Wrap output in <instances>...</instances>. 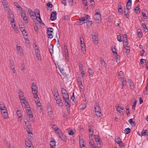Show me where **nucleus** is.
Wrapping results in <instances>:
<instances>
[{
  "label": "nucleus",
  "mask_w": 148,
  "mask_h": 148,
  "mask_svg": "<svg viewBox=\"0 0 148 148\" xmlns=\"http://www.w3.org/2000/svg\"><path fill=\"white\" fill-rule=\"evenodd\" d=\"M95 141L97 143V144L98 146V147L99 148L101 147L100 143L101 142V140L98 138H95Z\"/></svg>",
  "instance_id": "5701e85b"
},
{
  "label": "nucleus",
  "mask_w": 148,
  "mask_h": 148,
  "mask_svg": "<svg viewBox=\"0 0 148 148\" xmlns=\"http://www.w3.org/2000/svg\"><path fill=\"white\" fill-rule=\"evenodd\" d=\"M47 110L49 116L50 117H52L53 115V112L50 106H48Z\"/></svg>",
  "instance_id": "ddd939ff"
},
{
  "label": "nucleus",
  "mask_w": 148,
  "mask_h": 148,
  "mask_svg": "<svg viewBox=\"0 0 148 148\" xmlns=\"http://www.w3.org/2000/svg\"><path fill=\"white\" fill-rule=\"evenodd\" d=\"M146 62V60L145 59H142L140 60V63L141 64H143L144 63H145Z\"/></svg>",
  "instance_id": "69168bd1"
},
{
  "label": "nucleus",
  "mask_w": 148,
  "mask_h": 148,
  "mask_svg": "<svg viewBox=\"0 0 148 148\" xmlns=\"http://www.w3.org/2000/svg\"><path fill=\"white\" fill-rule=\"evenodd\" d=\"M100 61L101 65L105 68H106L107 65L104 60L102 58H101L100 59Z\"/></svg>",
  "instance_id": "393cba45"
},
{
  "label": "nucleus",
  "mask_w": 148,
  "mask_h": 148,
  "mask_svg": "<svg viewBox=\"0 0 148 148\" xmlns=\"http://www.w3.org/2000/svg\"><path fill=\"white\" fill-rule=\"evenodd\" d=\"M14 15L12 13H11L10 15V16H9V17L10 18V21L12 23H14L15 22V20L14 18Z\"/></svg>",
  "instance_id": "4be33fe9"
},
{
  "label": "nucleus",
  "mask_w": 148,
  "mask_h": 148,
  "mask_svg": "<svg viewBox=\"0 0 148 148\" xmlns=\"http://www.w3.org/2000/svg\"><path fill=\"white\" fill-rule=\"evenodd\" d=\"M25 126L28 129H29L30 128L31 126L30 125V123L28 121H25Z\"/></svg>",
  "instance_id": "c756f323"
},
{
  "label": "nucleus",
  "mask_w": 148,
  "mask_h": 148,
  "mask_svg": "<svg viewBox=\"0 0 148 148\" xmlns=\"http://www.w3.org/2000/svg\"><path fill=\"white\" fill-rule=\"evenodd\" d=\"M18 94L20 98V100L21 99V98L25 99V97L24 96V93L21 90H19Z\"/></svg>",
  "instance_id": "412c9836"
},
{
  "label": "nucleus",
  "mask_w": 148,
  "mask_h": 148,
  "mask_svg": "<svg viewBox=\"0 0 148 148\" xmlns=\"http://www.w3.org/2000/svg\"><path fill=\"white\" fill-rule=\"evenodd\" d=\"M83 5L85 7H87V1L86 0H83L82 1Z\"/></svg>",
  "instance_id": "09e8293b"
},
{
  "label": "nucleus",
  "mask_w": 148,
  "mask_h": 148,
  "mask_svg": "<svg viewBox=\"0 0 148 148\" xmlns=\"http://www.w3.org/2000/svg\"><path fill=\"white\" fill-rule=\"evenodd\" d=\"M56 145V143L55 140L52 138L51 139L50 141L51 148H55Z\"/></svg>",
  "instance_id": "a211bd4d"
},
{
  "label": "nucleus",
  "mask_w": 148,
  "mask_h": 148,
  "mask_svg": "<svg viewBox=\"0 0 148 148\" xmlns=\"http://www.w3.org/2000/svg\"><path fill=\"white\" fill-rule=\"evenodd\" d=\"M80 70L81 71V74L82 75V77H84L85 75V72L84 71V69L82 67H80Z\"/></svg>",
  "instance_id": "e433bc0d"
},
{
  "label": "nucleus",
  "mask_w": 148,
  "mask_h": 148,
  "mask_svg": "<svg viewBox=\"0 0 148 148\" xmlns=\"http://www.w3.org/2000/svg\"><path fill=\"white\" fill-rule=\"evenodd\" d=\"M137 31L138 36L140 38L142 36V34L141 33V29H137Z\"/></svg>",
  "instance_id": "7c9ffc66"
},
{
  "label": "nucleus",
  "mask_w": 148,
  "mask_h": 148,
  "mask_svg": "<svg viewBox=\"0 0 148 148\" xmlns=\"http://www.w3.org/2000/svg\"><path fill=\"white\" fill-rule=\"evenodd\" d=\"M116 109L117 110V111L119 112V113H121V111L122 110H123L124 109L122 107H121L120 106H119V105L117 106L116 107Z\"/></svg>",
  "instance_id": "473e14b6"
},
{
  "label": "nucleus",
  "mask_w": 148,
  "mask_h": 148,
  "mask_svg": "<svg viewBox=\"0 0 148 148\" xmlns=\"http://www.w3.org/2000/svg\"><path fill=\"white\" fill-rule=\"evenodd\" d=\"M131 5H132V4H131V3H127V5H126V8L127 10H130L131 8Z\"/></svg>",
  "instance_id": "a18cd8bd"
},
{
  "label": "nucleus",
  "mask_w": 148,
  "mask_h": 148,
  "mask_svg": "<svg viewBox=\"0 0 148 148\" xmlns=\"http://www.w3.org/2000/svg\"><path fill=\"white\" fill-rule=\"evenodd\" d=\"M16 49L17 52L18 54H19L20 56H24V54L23 53V49L22 47L20 46L16 45Z\"/></svg>",
  "instance_id": "6e6552de"
},
{
  "label": "nucleus",
  "mask_w": 148,
  "mask_h": 148,
  "mask_svg": "<svg viewBox=\"0 0 148 148\" xmlns=\"http://www.w3.org/2000/svg\"><path fill=\"white\" fill-rule=\"evenodd\" d=\"M20 101L21 104L23 107L24 106L25 108L26 112L27 113V115L29 118H32L33 117V115L32 114L31 111L30 110V107L28 104V103L27 102L25 99L21 98Z\"/></svg>",
  "instance_id": "f257e3e1"
},
{
  "label": "nucleus",
  "mask_w": 148,
  "mask_h": 148,
  "mask_svg": "<svg viewBox=\"0 0 148 148\" xmlns=\"http://www.w3.org/2000/svg\"><path fill=\"white\" fill-rule=\"evenodd\" d=\"M130 131V129L129 128H126L125 130V132L126 134H128Z\"/></svg>",
  "instance_id": "6e6d98bb"
},
{
  "label": "nucleus",
  "mask_w": 148,
  "mask_h": 148,
  "mask_svg": "<svg viewBox=\"0 0 148 148\" xmlns=\"http://www.w3.org/2000/svg\"><path fill=\"white\" fill-rule=\"evenodd\" d=\"M89 144L92 147H93V148H94V147H95L94 146V143L92 141H90Z\"/></svg>",
  "instance_id": "4d7b16f0"
},
{
  "label": "nucleus",
  "mask_w": 148,
  "mask_h": 148,
  "mask_svg": "<svg viewBox=\"0 0 148 148\" xmlns=\"http://www.w3.org/2000/svg\"><path fill=\"white\" fill-rule=\"evenodd\" d=\"M90 19L89 16L87 15L85 16L81 17L76 22V24L77 25H82L85 23V21H88Z\"/></svg>",
  "instance_id": "7ed1b4c3"
},
{
  "label": "nucleus",
  "mask_w": 148,
  "mask_h": 148,
  "mask_svg": "<svg viewBox=\"0 0 148 148\" xmlns=\"http://www.w3.org/2000/svg\"><path fill=\"white\" fill-rule=\"evenodd\" d=\"M66 107V109L67 110V111L68 114H70V103H68V104L67 105H65Z\"/></svg>",
  "instance_id": "f704fd0d"
},
{
  "label": "nucleus",
  "mask_w": 148,
  "mask_h": 148,
  "mask_svg": "<svg viewBox=\"0 0 148 148\" xmlns=\"http://www.w3.org/2000/svg\"><path fill=\"white\" fill-rule=\"evenodd\" d=\"M64 52L65 53V60L66 61H68L69 59V56L67 46L64 45Z\"/></svg>",
  "instance_id": "f8f14e48"
},
{
  "label": "nucleus",
  "mask_w": 148,
  "mask_h": 148,
  "mask_svg": "<svg viewBox=\"0 0 148 148\" xmlns=\"http://www.w3.org/2000/svg\"><path fill=\"white\" fill-rule=\"evenodd\" d=\"M36 12H37V14L35 16V17L36 18V19L39 22H40V21H41V20L40 18V12L39 10H36Z\"/></svg>",
  "instance_id": "f3484780"
},
{
  "label": "nucleus",
  "mask_w": 148,
  "mask_h": 148,
  "mask_svg": "<svg viewBox=\"0 0 148 148\" xmlns=\"http://www.w3.org/2000/svg\"><path fill=\"white\" fill-rule=\"evenodd\" d=\"M86 107V105L84 104H82L80 106V108L79 109V110H84Z\"/></svg>",
  "instance_id": "052dcab7"
},
{
  "label": "nucleus",
  "mask_w": 148,
  "mask_h": 148,
  "mask_svg": "<svg viewBox=\"0 0 148 148\" xmlns=\"http://www.w3.org/2000/svg\"><path fill=\"white\" fill-rule=\"evenodd\" d=\"M12 27L14 29V30L17 33L18 32V28L16 27L15 24H12Z\"/></svg>",
  "instance_id": "a19ab883"
},
{
  "label": "nucleus",
  "mask_w": 148,
  "mask_h": 148,
  "mask_svg": "<svg viewBox=\"0 0 148 148\" xmlns=\"http://www.w3.org/2000/svg\"><path fill=\"white\" fill-rule=\"evenodd\" d=\"M116 142L121 147L123 146L122 142L119 138H118L115 140Z\"/></svg>",
  "instance_id": "aec40b11"
},
{
  "label": "nucleus",
  "mask_w": 148,
  "mask_h": 148,
  "mask_svg": "<svg viewBox=\"0 0 148 148\" xmlns=\"http://www.w3.org/2000/svg\"><path fill=\"white\" fill-rule=\"evenodd\" d=\"M92 38L94 43L95 45H97L98 43V34L96 33L92 34Z\"/></svg>",
  "instance_id": "39448f33"
},
{
  "label": "nucleus",
  "mask_w": 148,
  "mask_h": 148,
  "mask_svg": "<svg viewBox=\"0 0 148 148\" xmlns=\"http://www.w3.org/2000/svg\"><path fill=\"white\" fill-rule=\"evenodd\" d=\"M47 7L52 8L53 7L52 5L49 2L47 3Z\"/></svg>",
  "instance_id": "774afa93"
},
{
  "label": "nucleus",
  "mask_w": 148,
  "mask_h": 148,
  "mask_svg": "<svg viewBox=\"0 0 148 148\" xmlns=\"http://www.w3.org/2000/svg\"><path fill=\"white\" fill-rule=\"evenodd\" d=\"M56 103L60 106H61L63 105V103L62 102V101L61 100V99L60 100H58L57 101H56Z\"/></svg>",
  "instance_id": "4c0bfd02"
},
{
  "label": "nucleus",
  "mask_w": 148,
  "mask_h": 148,
  "mask_svg": "<svg viewBox=\"0 0 148 148\" xmlns=\"http://www.w3.org/2000/svg\"><path fill=\"white\" fill-rule=\"evenodd\" d=\"M89 134L90 135V136H89L90 137H91L90 136H92V135L93 134V130H92V129L91 128L90 129H89Z\"/></svg>",
  "instance_id": "5fc2aeb1"
},
{
  "label": "nucleus",
  "mask_w": 148,
  "mask_h": 148,
  "mask_svg": "<svg viewBox=\"0 0 148 148\" xmlns=\"http://www.w3.org/2000/svg\"><path fill=\"white\" fill-rule=\"evenodd\" d=\"M117 40L119 42H121L122 41V36L121 35L117 36Z\"/></svg>",
  "instance_id": "de8ad7c7"
},
{
  "label": "nucleus",
  "mask_w": 148,
  "mask_h": 148,
  "mask_svg": "<svg viewBox=\"0 0 148 148\" xmlns=\"http://www.w3.org/2000/svg\"><path fill=\"white\" fill-rule=\"evenodd\" d=\"M21 16L23 18L24 22L25 23H28L27 17L26 16L25 12L24 11H21Z\"/></svg>",
  "instance_id": "dca6fc26"
},
{
  "label": "nucleus",
  "mask_w": 148,
  "mask_h": 148,
  "mask_svg": "<svg viewBox=\"0 0 148 148\" xmlns=\"http://www.w3.org/2000/svg\"><path fill=\"white\" fill-rule=\"evenodd\" d=\"M61 92L62 93V95L68 93L67 91L63 88H62L61 89Z\"/></svg>",
  "instance_id": "603ef678"
},
{
  "label": "nucleus",
  "mask_w": 148,
  "mask_h": 148,
  "mask_svg": "<svg viewBox=\"0 0 148 148\" xmlns=\"http://www.w3.org/2000/svg\"><path fill=\"white\" fill-rule=\"evenodd\" d=\"M59 138L63 141L66 142V137L63 133L59 137Z\"/></svg>",
  "instance_id": "a878e982"
},
{
  "label": "nucleus",
  "mask_w": 148,
  "mask_h": 148,
  "mask_svg": "<svg viewBox=\"0 0 148 148\" xmlns=\"http://www.w3.org/2000/svg\"><path fill=\"white\" fill-rule=\"evenodd\" d=\"M79 143L80 148L83 147L84 148L85 145L84 140L82 136H80L79 138Z\"/></svg>",
  "instance_id": "2eb2a0df"
},
{
  "label": "nucleus",
  "mask_w": 148,
  "mask_h": 148,
  "mask_svg": "<svg viewBox=\"0 0 148 148\" xmlns=\"http://www.w3.org/2000/svg\"><path fill=\"white\" fill-rule=\"evenodd\" d=\"M56 12H53L51 14V21H54L56 18Z\"/></svg>",
  "instance_id": "6ab92c4d"
},
{
  "label": "nucleus",
  "mask_w": 148,
  "mask_h": 148,
  "mask_svg": "<svg viewBox=\"0 0 148 148\" xmlns=\"http://www.w3.org/2000/svg\"><path fill=\"white\" fill-rule=\"evenodd\" d=\"M53 29L52 28L49 27L48 29L47 34L48 37L49 38H52L53 37Z\"/></svg>",
  "instance_id": "1a4fd4ad"
},
{
  "label": "nucleus",
  "mask_w": 148,
  "mask_h": 148,
  "mask_svg": "<svg viewBox=\"0 0 148 148\" xmlns=\"http://www.w3.org/2000/svg\"><path fill=\"white\" fill-rule=\"evenodd\" d=\"M53 94L54 95V98L59 96L58 93L57 92V90H56L55 91H54L53 92Z\"/></svg>",
  "instance_id": "58836bf2"
},
{
  "label": "nucleus",
  "mask_w": 148,
  "mask_h": 148,
  "mask_svg": "<svg viewBox=\"0 0 148 148\" xmlns=\"http://www.w3.org/2000/svg\"><path fill=\"white\" fill-rule=\"evenodd\" d=\"M123 76L124 75L123 72L121 71H120L118 75V77L119 79H121L123 77Z\"/></svg>",
  "instance_id": "79ce46f5"
},
{
  "label": "nucleus",
  "mask_w": 148,
  "mask_h": 148,
  "mask_svg": "<svg viewBox=\"0 0 148 148\" xmlns=\"http://www.w3.org/2000/svg\"><path fill=\"white\" fill-rule=\"evenodd\" d=\"M62 96L63 100L65 102L64 104L67 105L68 103H70L69 97L68 93L62 95Z\"/></svg>",
  "instance_id": "423d86ee"
},
{
  "label": "nucleus",
  "mask_w": 148,
  "mask_h": 148,
  "mask_svg": "<svg viewBox=\"0 0 148 148\" xmlns=\"http://www.w3.org/2000/svg\"><path fill=\"white\" fill-rule=\"evenodd\" d=\"M36 104L38 106V109L39 110H41L42 109L40 106V102H36Z\"/></svg>",
  "instance_id": "ea45409f"
},
{
  "label": "nucleus",
  "mask_w": 148,
  "mask_h": 148,
  "mask_svg": "<svg viewBox=\"0 0 148 148\" xmlns=\"http://www.w3.org/2000/svg\"><path fill=\"white\" fill-rule=\"evenodd\" d=\"M31 88L33 94L37 93V87L34 83L33 82L32 84Z\"/></svg>",
  "instance_id": "9b49d317"
},
{
  "label": "nucleus",
  "mask_w": 148,
  "mask_h": 148,
  "mask_svg": "<svg viewBox=\"0 0 148 148\" xmlns=\"http://www.w3.org/2000/svg\"><path fill=\"white\" fill-rule=\"evenodd\" d=\"M92 23V21H88L87 23V25L89 27H90L91 26Z\"/></svg>",
  "instance_id": "338daca9"
},
{
  "label": "nucleus",
  "mask_w": 148,
  "mask_h": 148,
  "mask_svg": "<svg viewBox=\"0 0 148 148\" xmlns=\"http://www.w3.org/2000/svg\"><path fill=\"white\" fill-rule=\"evenodd\" d=\"M20 29L22 33L23 34H25L26 32V30L24 27H21L20 28Z\"/></svg>",
  "instance_id": "3c124183"
},
{
  "label": "nucleus",
  "mask_w": 148,
  "mask_h": 148,
  "mask_svg": "<svg viewBox=\"0 0 148 148\" xmlns=\"http://www.w3.org/2000/svg\"><path fill=\"white\" fill-rule=\"evenodd\" d=\"M128 122L131 125H134V122L133 121L132 119H130Z\"/></svg>",
  "instance_id": "13d9d810"
},
{
  "label": "nucleus",
  "mask_w": 148,
  "mask_h": 148,
  "mask_svg": "<svg viewBox=\"0 0 148 148\" xmlns=\"http://www.w3.org/2000/svg\"><path fill=\"white\" fill-rule=\"evenodd\" d=\"M52 127V128L55 130V131H57V130L59 128L57 126L54 125H53Z\"/></svg>",
  "instance_id": "680f3d73"
},
{
  "label": "nucleus",
  "mask_w": 148,
  "mask_h": 148,
  "mask_svg": "<svg viewBox=\"0 0 148 148\" xmlns=\"http://www.w3.org/2000/svg\"><path fill=\"white\" fill-rule=\"evenodd\" d=\"M33 94L34 95V97L35 99V101L36 103V102H39V99L38 97V94H37V93Z\"/></svg>",
  "instance_id": "2f4dec72"
},
{
  "label": "nucleus",
  "mask_w": 148,
  "mask_h": 148,
  "mask_svg": "<svg viewBox=\"0 0 148 148\" xmlns=\"http://www.w3.org/2000/svg\"><path fill=\"white\" fill-rule=\"evenodd\" d=\"M112 51L114 54V55L116 54L117 53V52L116 51V50L115 48L114 47H112Z\"/></svg>",
  "instance_id": "bf43d9fd"
},
{
  "label": "nucleus",
  "mask_w": 148,
  "mask_h": 148,
  "mask_svg": "<svg viewBox=\"0 0 148 148\" xmlns=\"http://www.w3.org/2000/svg\"><path fill=\"white\" fill-rule=\"evenodd\" d=\"M0 110L1 114L3 117L5 119L8 118V115L7 110L3 103H1L0 105Z\"/></svg>",
  "instance_id": "f03ea898"
},
{
  "label": "nucleus",
  "mask_w": 148,
  "mask_h": 148,
  "mask_svg": "<svg viewBox=\"0 0 148 148\" xmlns=\"http://www.w3.org/2000/svg\"><path fill=\"white\" fill-rule=\"evenodd\" d=\"M17 116L18 117V118H21L22 116L21 113L20 111L18 110L17 112Z\"/></svg>",
  "instance_id": "c03bdc74"
},
{
  "label": "nucleus",
  "mask_w": 148,
  "mask_h": 148,
  "mask_svg": "<svg viewBox=\"0 0 148 148\" xmlns=\"http://www.w3.org/2000/svg\"><path fill=\"white\" fill-rule=\"evenodd\" d=\"M6 11L8 12V14L10 15L11 13H12L11 12V10L10 8V6L8 5L4 7Z\"/></svg>",
  "instance_id": "b1692460"
},
{
  "label": "nucleus",
  "mask_w": 148,
  "mask_h": 148,
  "mask_svg": "<svg viewBox=\"0 0 148 148\" xmlns=\"http://www.w3.org/2000/svg\"><path fill=\"white\" fill-rule=\"evenodd\" d=\"M147 133L146 130H143L141 133V135L142 136H144L146 135Z\"/></svg>",
  "instance_id": "8fccbe9b"
},
{
  "label": "nucleus",
  "mask_w": 148,
  "mask_h": 148,
  "mask_svg": "<svg viewBox=\"0 0 148 148\" xmlns=\"http://www.w3.org/2000/svg\"><path fill=\"white\" fill-rule=\"evenodd\" d=\"M95 110L96 113V115L98 117H100L101 116V109L97 104H96L95 108Z\"/></svg>",
  "instance_id": "20e7f679"
},
{
  "label": "nucleus",
  "mask_w": 148,
  "mask_h": 148,
  "mask_svg": "<svg viewBox=\"0 0 148 148\" xmlns=\"http://www.w3.org/2000/svg\"><path fill=\"white\" fill-rule=\"evenodd\" d=\"M37 9H36L37 10ZM36 10H35V12L33 11L31 9H28V13L30 17L33 19H35V16L36 15Z\"/></svg>",
  "instance_id": "9d476101"
},
{
  "label": "nucleus",
  "mask_w": 148,
  "mask_h": 148,
  "mask_svg": "<svg viewBox=\"0 0 148 148\" xmlns=\"http://www.w3.org/2000/svg\"><path fill=\"white\" fill-rule=\"evenodd\" d=\"M136 101H134L133 103V105L132 106V109L134 110L135 108V107L136 106Z\"/></svg>",
  "instance_id": "0e129e2a"
},
{
  "label": "nucleus",
  "mask_w": 148,
  "mask_h": 148,
  "mask_svg": "<svg viewBox=\"0 0 148 148\" xmlns=\"http://www.w3.org/2000/svg\"><path fill=\"white\" fill-rule=\"evenodd\" d=\"M127 10V8L126 9H125L124 11V14L125 16H126V17L127 18H128V10Z\"/></svg>",
  "instance_id": "49530a36"
},
{
  "label": "nucleus",
  "mask_w": 148,
  "mask_h": 148,
  "mask_svg": "<svg viewBox=\"0 0 148 148\" xmlns=\"http://www.w3.org/2000/svg\"><path fill=\"white\" fill-rule=\"evenodd\" d=\"M3 4L4 7L8 5V4L6 0H2Z\"/></svg>",
  "instance_id": "37998d69"
},
{
  "label": "nucleus",
  "mask_w": 148,
  "mask_h": 148,
  "mask_svg": "<svg viewBox=\"0 0 148 148\" xmlns=\"http://www.w3.org/2000/svg\"><path fill=\"white\" fill-rule=\"evenodd\" d=\"M81 46L82 47V50L84 53H86V50L85 49V46L84 43L81 44Z\"/></svg>",
  "instance_id": "c85d7f7f"
},
{
  "label": "nucleus",
  "mask_w": 148,
  "mask_h": 148,
  "mask_svg": "<svg viewBox=\"0 0 148 148\" xmlns=\"http://www.w3.org/2000/svg\"><path fill=\"white\" fill-rule=\"evenodd\" d=\"M114 55L115 58V59H116V62L118 63L119 62L120 59L119 56L118 55L117 53H116V54H115Z\"/></svg>",
  "instance_id": "72a5a7b5"
},
{
  "label": "nucleus",
  "mask_w": 148,
  "mask_h": 148,
  "mask_svg": "<svg viewBox=\"0 0 148 148\" xmlns=\"http://www.w3.org/2000/svg\"><path fill=\"white\" fill-rule=\"evenodd\" d=\"M139 8L138 7H136L134 9L135 12L137 13H139L140 11L139 10Z\"/></svg>",
  "instance_id": "864d4df0"
},
{
  "label": "nucleus",
  "mask_w": 148,
  "mask_h": 148,
  "mask_svg": "<svg viewBox=\"0 0 148 148\" xmlns=\"http://www.w3.org/2000/svg\"><path fill=\"white\" fill-rule=\"evenodd\" d=\"M128 83L130 86V88L132 89H133L134 88V87L133 86V84L132 80L131 79H130L129 80Z\"/></svg>",
  "instance_id": "c9c22d12"
},
{
  "label": "nucleus",
  "mask_w": 148,
  "mask_h": 148,
  "mask_svg": "<svg viewBox=\"0 0 148 148\" xmlns=\"http://www.w3.org/2000/svg\"><path fill=\"white\" fill-rule=\"evenodd\" d=\"M36 56L37 58L39 60H41V58L40 56V53H38V54L37 53L36 54Z\"/></svg>",
  "instance_id": "e2e57ef3"
},
{
  "label": "nucleus",
  "mask_w": 148,
  "mask_h": 148,
  "mask_svg": "<svg viewBox=\"0 0 148 148\" xmlns=\"http://www.w3.org/2000/svg\"><path fill=\"white\" fill-rule=\"evenodd\" d=\"M88 73H89V75L90 76H91L92 77L94 73V72L93 69L90 68H88Z\"/></svg>",
  "instance_id": "cd10ccee"
},
{
  "label": "nucleus",
  "mask_w": 148,
  "mask_h": 148,
  "mask_svg": "<svg viewBox=\"0 0 148 148\" xmlns=\"http://www.w3.org/2000/svg\"><path fill=\"white\" fill-rule=\"evenodd\" d=\"M25 145L27 147L26 148H34L29 140L27 139L25 140Z\"/></svg>",
  "instance_id": "4468645a"
},
{
  "label": "nucleus",
  "mask_w": 148,
  "mask_h": 148,
  "mask_svg": "<svg viewBox=\"0 0 148 148\" xmlns=\"http://www.w3.org/2000/svg\"><path fill=\"white\" fill-rule=\"evenodd\" d=\"M95 14L94 18L96 21L101 20V18L100 14L99 13V10H96L95 11Z\"/></svg>",
  "instance_id": "0eeeda50"
},
{
  "label": "nucleus",
  "mask_w": 148,
  "mask_h": 148,
  "mask_svg": "<svg viewBox=\"0 0 148 148\" xmlns=\"http://www.w3.org/2000/svg\"><path fill=\"white\" fill-rule=\"evenodd\" d=\"M127 36L126 34L123 35V45H124L125 43H127Z\"/></svg>",
  "instance_id": "bb28decb"
}]
</instances>
